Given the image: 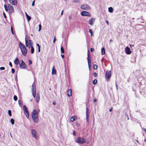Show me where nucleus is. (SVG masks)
Returning <instances> with one entry per match:
<instances>
[{
	"label": "nucleus",
	"instance_id": "nucleus-1",
	"mask_svg": "<svg viewBox=\"0 0 146 146\" xmlns=\"http://www.w3.org/2000/svg\"><path fill=\"white\" fill-rule=\"evenodd\" d=\"M31 40L29 39V38L28 36L26 35L25 38V42L26 46L29 48H31V53L33 54L34 52V49L32 44Z\"/></svg>",
	"mask_w": 146,
	"mask_h": 146
},
{
	"label": "nucleus",
	"instance_id": "nucleus-2",
	"mask_svg": "<svg viewBox=\"0 0 146 146\" xmlns=\"http://www.w3.org/2000/svg\"><path fill=\"white\" fill-rule=\"evenodd\" d=\"M19 46L23 55L24 56H26L27 53V49L25 45L21 42H19Z\"/></svg>",
	"mask_w": 146,
	"mask_h": 146
},
{
	"label": "nucleus",
	"instance_id": "nucleus-3",
	"mask_svg": "<svg viewBox=\"0 0 146 146\" xmlns=\"http://www.w3.org/2000/svg\"><path fill=\"white\" fill-rule=\"evenodd\" d=\"M86 142V140L83 137H79L77 138L76 139V142L79 143H84Z\"/></svg>",
	"mask_w": 146,
	"mask_h": 146
},
{
	"label": "nucleus",
	"instance_id": "nucleus-4",
	"mask_svg": "<svg viewBox=\"0 0 146 146\" xmlns=\"http://www.w3.org/2000/svg\"><path fill=\"white\" fill-rule=\"evenodd\" d=\"M33 121L35 123H36V110H34L31 113Z\"/></svg>",
	"mask_w": 146,
	"mask_h": 146
},
{
	"label": "nucleus",
	"instance_id": "nucleus-5",
	"mask_svg": "<svg viewBox=\"0 0 146 146\" xmlns=\"http://www.w3.org/2000/svg\"><path fill=\"white\" fill-rule=\"evenodd\" d=\"M80 8L82 9L86 10H90L91 9L90 7L87 4L81 5L80 6Z\"/></svg>",
	"mask_w": 146,
	"mask_h": 146
},
{
	"label": "nucleus",
	"instance_id": "nucleus-6",
	"mask_svg": "<svg viewBox=\"0 0 146 146\" xmlns=\"http://www.w3.org/2000/svg\"><path fill=\"white\" fill-rule=\"evenodd\" d=\"M32 93L33 95L34 98L36 97V89L35 84L34 82L32 85Z\"/></svg>",
	"mask_w": 146,
	"mask_h": 146
},
{
	"label": "nucleus",
	"instance_id": "nucleus-7",
	"mask_svg": "<svg viewBox=\"0 0 146 146\" xmlns=\"http://www.w3.org/2000/svg\"><path fill=\"white\" fill-rule=\"evenodd\" d=\"M8 7L9 12L11 14L14 12V10L13 7L12 5L10 4H8Z\"/></svg>",
	"mask_w": 146,
	"mask_h": 146
},
{
	"label": "nucleus",
	"instance_id": "nucleus-8",
	"mask_svg": "<svg viewBox=\"0 0 146 146\" xmlns=\"http://www.w3.org/2000/svg\"><path fill=\"white\" fill-rule=\"evenodd\" d=\"M81 15L82 16H91V15L90 13L89 12L86 11H82L81 12Z\"/></svg>",
	"mask_w": 146,
	"mask_h": 146
},
{
	"label": "nucleus",
	"instance_id": "nucleus-9",
	"mask_svg": "<svg viewBox=\"0 0 146 146\" xmlns=\"http://www.w3.org/2000/svg\"><path fill=\"white\" fill-rule=\"evenodd\" d=\"M20 68L22 69H27L26 64L22 60H21V63L20 64Z\"/></svg>",
	"mask_w": 146,
	"mask_h": 146
},
{
	"label": "nucleus",
	"instance_id": "nucleus-10",
	"mask_svg": "<svg viewBox=\"0 0 146 146\" xmlns=\"http://www.w3.org/2000/svg\"><path fill=\"white\" fill-rule=\"evenodd\" d=\"M111 76V72L110 71H107L106 74V77L107 79V80H108L110 78Z\"/></svg>",
	"mask_w": 146,
	"mask_h": 146
},
{
	"label": "nucleus",
	"instance_id": "nucleus-11",
	"mask_svg": "<svg viewBox=\"0 0 146 146\" xmlns=\"http://www.w3.org/2000/svg\"><path fill=\"white\" fill-rule=\"evenodd\" d=\"M95 18H91L88 21V23L90 25H92L95 22Z\"/></svg>",
	"mask_w": 146,
	"mask_h": 146
},
{
	"label": "nucleus",
	"instance_id": "nucleus-12",
	"mask_svg": "<svg viewBox=\"0 0 146 146\" xmlns=\"http://www.w3.org/2000/svg\"><path fill=\"white\" fill-rule=\"evenodd\" d=\"M125 53L127 54H130L131 52L130 48L128 47H126L125 48Z\"/></svg>",
	"mask_w": 146,
	"mask_h": 146
},
{
	"label": "nucleus",
	"instance_id": "nucleus-13",
	"mask_svg": "<svg viewBox=\"0 0 146 146\" xmlns=\"http://www.w3.org/2000/svg\"><path fill=\"white\" fill-rule=\"evenodd\" d=\"M31 133L35 139H36V132L35 129H32L31 130Z\"/></svg>",
	"mask_w": 146,
	"mask_h": 146
},
{
	"label": "nucleus",
	"instance_id": "nucleus-14",
	"mask_svg": "<svg viewBox=\"0 0 146 146\" xmlns=\"http://www.w3.org/2000/svg\"><path fill=\"white\" fill-rule=\"evenodd\" d=\"M9 2L12 4L16 5L17 4L16 0H8Z\"/></svg>",
	"mask_w": 146,
	"mask_h": 146
},
{
	"label": "nucleus",
	"instance_id": "nucleus-15",
	"mask_svg": "<svg viewBox=\"0 0 146 146\" xmlns=\"http://www.w3.org/2000/svg\"><path fill=\"white\" fill-rule=\"evenodd\" d=\"M72 90L71 89H69L67 92V95L69 97H70L72 96Z\"/></svg>",
	"mask_w": 146,
	"mask_h": 146
},
{
	"label": "nucleus",
	"instance_id": "nucleus-16",
	"mask_svg": "<svg viewBox=\"0 0 146 146\" xmlns=\"http://www.w3.org/2000/svg\"><path fill=\"white\" fill-rule=\"evenodd\" d=\"M24 113H25L29 111L27 107L25 105L23 106Z\"/></svg>",
	"mask_w": 146,
	"mask_h": 146
},
{
	"label": "nucleus",
	"instance_id": "nucleus-17",
	"mask_svg": "<svg viewBox=\"0 0 146 146\" xmlns=\"http://www.w3.org/2000/svg\"><path fill=\"white\" fill-rule=\"evenodd\" d=\"M56 74V71L55 70V69L54 68V66H53V67L52 68V74Z\"/></svg>",
	"mask_w": 146,
	"mask_h": 146
},
{
	"label": "nucleus",
	"instance_id": "nucleus-18",
	"mask_svg": "<svg viewBox=\"0 0 146 146\" xmlns=\"http://www.w3.org/2000/svg\"><path fill=\"white\" fill-rule=\"evenodd\" d=\"M14 63L16 65H18L19 63V61L18 59L17 58H16L14 60Z\"/></svg>",
	"mask_w": 146,
	"mask_h": 146
},
{
	"label": "nucleus",
	"instance_id": "nucleus-19",
	"mask_svg": "<svg viewBox=\"0 0 146 146\" xmlns=\"http://www.w3.org/2000/svg\"><path fill=\"white\" fill-rule=\"evenodd\" d=\"M25 13L26 15V16L27 18V19L28 20V21H30V20L31 19V17L30 16H29L28 15V14L26 12H25Z\"/></svg>",
	"mask_w": 146,
	"mask_h": 146
},
{
	"label": "nucleus",
	"instance_id": "nucleus-20",
	"mask_svg": "<svg viewBox=\"0 0 146 146\" xmlns=\"http://www.w3.org/2000/svg\"><path fill=\"white\" fill-rule=\"evenodd\" d=\"M87 59L88 60H91V58L90 54L89 53V51L88 50V53H87Z\"/></svg>",
	"mask_w": 146,
	"mask_h": 146
},
{
	"label": "nucleus",
	"instance_id": "nucleus-21",
	"mask_svg": "<svg viewBox=\"0 0 146 146\" xmlns=\"http://www.w3.org/2000/svg\"><path fill=\"white\" fill-rule=\"evenodd\" d=\"M101 52L102 55L104 54H105V49L104 48H102Z\"/></svg>",
	"mask_w": 146,
	"mask_h": 146
},
{
	"label": "nucleus",
	"instance_id": "nucleus-22",
	"mask_svg": "<svg viewBox=\"0 0 146 146\" xmlns=\"http://www.w3.org/2000/svg\"><path fill=\"white\" fill-rule=\"evenodd\" d=\"M113 9L112 7H110L108 8V11L110 13L113 12Z\"/></svg>",
	"mask_w": 146,
	"mask_h": 146
},
{
	"label": "nucleus",
	"instance_id": "nucleus-23",
	"mask_svg": "<svg viewBox=\"0 0 146 146\" xmlns=\"http://www.w3.org/2000/svg\"><path fill=\"white\" fill-rule=\"evenodd\" d=\"M24 113L26 117L27 118H28L29 117V112L28 111V112L25 113Z\"/></svg>",
	"mask_w": 146,
	"mask_h": 146
},
{
	"label": "nucleus",
	"instance_id": "nucleus-24",
	"mask_svg": "<svg viewBox=\"0 0 146 146\" xmlns=\"http://www.w3.org/2000/svg\"><path fill=\"white\" fill-rule=\"evenodd\" d=\"M91 60H88V67L89 68H90L91 66Z\"/></svg>",
	"mask_w": 146,
	"mask_h": 146
},
{
	"label": "nucleus",
	"instance_id": "nucleus-25",
	"mask_svg": "<svg viewBox=\"0 0 146 146\" xmlns=\"http://www.w3.org/2000/svg\"><path fill=\"white\" fill-rule=\"evenodd\" d=\"M18 103L19 106L21 107L22 105V101L21 100H19L18 101Z\"/></svg>",
	"mask_w": 146,
	"mask_h": 146
},
{
	"label": "nucleus",
	"instance_id": "nucleus-26",
	"mask_svg": "<svg viewBox=\"0 0 146 146\" xmlns=\"http://www.w3.org/2000/svg\"><path fill=\"white\" fill-rule=\"evenodd\" d=\"M75 120V117L74 116H72L70 119V120L71 122H73Z\"/></svg>",
	"mask_w": 146,
	"mask_h": 146
},
{
	"label": "nucleus",
	"instance_id": "nucleus-27",
	"mask_svg": "<svg viewBox=\"0 0 146 146\" xmlns=\"http://www.w3.org/2000/svg\"><path fill=\"white\" fill-rule=\"evenodd\" d=\"M10 121H11V122L12 125H13L14 124V123H15V121H14V120L13 119V118L11 119Z\"/></svg>",
	"mask_w": 146,
	"mask_h": 146
},
{
	"label": "nucleus",
	"instance_id": "nucleus-28",
	"mask_svg": "<svg viewBox=\"0 0 146 146\" xmlns=\"http://www.w3.org/2000/svg\"><path fill=\"white\" fill-rule=\"evenodd\" d=\"M93 68L95 70H96L97 69V66L96 65L94 64L93 65Z\"/></svg>",
	"mask_w": 146,
	"mask_h": 146
},
{
	"label": "nucleus",
	"instance_id": "nucleus-29",
	"mask_svg": "<svg viewBox=\"0 0 146 146\" xmlns=\"http://www.w3.org/2000/svg\"><path fill=\"white\" fill-rule=\"evenodd\" d=\"M89 32L90 33L91 36H93V32L92 30L91 29H89Z\"/></svg>",
	"mask_w": 146,
	"mask_h": 146
},
{
	"label": "nucleus",
	"instance_id": "nucleus-30",
	"mask_svg": "<svg viewBox=\"0 0 146 146\" xmlns=\"http://www.w3.org/2000/svg\"><path fill=\"white\" fill-rule=\"evenodd\" d=\"M8 113L9 115V116H11L12 115V114H11V111L10 110H9L8 111Z\"/></svg>",
	"mask_w": 146,
	"mask_h": 146
},
{
	"label": "nucleus",
	"instance_id": "nucleus-31",
	"mask_svg": "<svg viewBox=\"0 0 146 146\" xmlns=\"http://www.w3.org/2000/svg\"><path fill=\"white\" fill-rule=\"evenodd\" d=\"M73 3H78L80 2V1L78 0H74L72 1Z\"/></svg>",
	"mask_w": 146,
	"mask_h": 146
},
{
	"label": "nucleus",
	"instance_id": "nucleus-32",
	"mask_svg": "<svg viewBox=\"0 0 146 146\" xmlns=\"http://www.w3.org/2000/svg\"><path fill=\"white\" fill-rule=\"evenodd\" d=\"M61 51L62 53H64V50L62 46L61 47Z\"/></svg>",
	"mask_w": 146,
	"mask_h": 146
},
{
	"label": "nucleus",
	"instance_id": "nucleus-33",
	"mask_svg": "<svg viewBox=\"0 0 146 146\" xmlns=\"http://www.w3.org/2000/svg\"><path fill=\"white\" fill-rule=\"evenodd\" d=\"M97 80L95 79L94 81H93V84H96L97 83Z\"/></svg>",
	"mask_w": 146,
	"mask_h": 146
},
{
	"label": "nucleus",
	"instance_id": "nucleus-34",
	"mask_svg": "<svg viewBox=\"0 0 146 146\" xmlns=\"http://www.w3.org/2000/svg\"><path fill=\"white\" fill-rule=\"evenodd\" d=\"M13 99L15 101H16L17 100V97L16 95H15L13 97Z\"/></svg>",
	"mask_w": 146,
	"mask_h": 146
},
{
	"label": "nucleus",
	"instance_id": "nucleus-35",
	"mask_svg": "<svg viewBox=\"0 0 146 146\" xmlns=\"http://www.w3.org/2000/svg\"><path fill=\"white\" fill-rule=\"evenodd\" d=\"M37 46H38V52H40V46L37 43Z\"/></svg>",
	"mask_w": 146,
	"mask_h": 146
},
{
	"label": "nucleus",
	"instance_id": "nucleus-36",
	"mask_svg": "<svg viewBox=\"0 0 146 146\" xmlns=\"http://www.w3.org/2000/svg\"><path fill=\"white\" fill-rule=\"evenodd\" d=\"M41 26L40 24L39 25V29H38V31H40L41 30Z\"/></svg>",
	"mask_w": 146,
	"mask_h": 146
},
{
	"label": "nucleus",
	"instance_id": "nucleus-37",
	"mask_svg": "<svg viewBox=\"0 0 146 146\" xmlns=\"http://www.w3.org/2000/svg\"><path fill=\"white\" fill-rule=\"evenodd\" d=\"M11 72L13 74H14L15 72V70L14 68H12L11 69Z\"/></svg>",
	"mask_w": 146,
	"mask_h": 146
},
{
	"label": "nucleus",
	"instance_id": "nucleus-38",
	"mask_svg": "<svg viewBox=\"0 0 146 146\" xmlns=\"http://www.w3.org/2000/svg\"><path fill=\"white\" fill-rule=\"evenodd\" d=\"M11 32H12V34L13 35H14V32H13V27H11Z\"/></svg>",
	"mask_w": 146,
	"mask_h": 146
},
{
	"label": "nucleus",
	"instance_id": "nucleus-39",
	"mask_svg": "<svg viewBox=\"0 0 146 146\" xmlns=\"http://www.w3.org/2000/svg\"><path fill=\"white\" fill-rule=\"evenodd\" d=\"M29 65H31L32 63V62L31 60H29Z\"/></svg>",
	"mask_w": 146,
	"mask_h": 146
},
{
	"label": "nucleus",
	"instance_id": "nucleus-40",
	"mask_svg": "<svg viewBox=\"0 0 146 146\" xmlns=\"http://www.w3.org/2000/svg\"><path fill=\"white\" fill-rule=\"evenodd\" d=\"M97 74L96 72H94L93 73V75H94V76L95 77H96L97 76Z\"/></svg>",
	"mask_w": 146,
	"mask_h": 146
},
{
	"label": "nucleus",
	"instance_id": "nucleus-41",
	"mask_svg": "<svg viewBox=\"0 0 146 146\" xmlns=\"http://www.w3.org/2000/svg\"><path fill=\"white\" fill-rule=\"evenodd\" d=\"M5 69V68L4 67H1L0 68V70H4Z\"/></svg>",
	"mask_w": 146,
	"mask_h": 146
},
{
	"label": "nucleus",
	"instance_id": "nucleus-42",
	"mask_svg": "<svg viewBox=\"0 0 146 146\" xmlns=\"http://www.w3.org/2000/svg\"><path fill=\"white\" fill-rule=\"evenodd\" d=\"M35 1V0H34L33 2L32 3V6H34Z\"/></svg>",
	"mask_w": 146,
	"mask_h": 146
},
{
	"label": "nucleus",
	"instance_id": "nucleus-43",
	"mask_svg": "<svg viewBox=\"0 0 146 146\" xmlns=\"http://www.w3.org/2000/svg\"><path fill=\"white\" fill-rule=\"evenodd\" d=\"M88 113V108H87L86 110V113Z\"/></svg>",
	"mask_w": 146,
	"mask_h": 146
},
{
	"label": "nucleus",
	"instance_id": "nucleus-44",
	"mask_svg": "<svg viewBox=\"0 0 146 146\" xmlns=\"http://www.w3.org/2000/svg\"><path fill=\"white\" fill-rule=\"evenodd\" d=\"M3 15L4 17L6 19L7 18V17L6 16V14H5V13H4V12H3Z\"/></svg>",
	"mask_w": 146,
	"mask_h": 146
},
{
	"label": "nucleus",
	"instance_id": "nucleus-45",
	"mask_svg": "<svg viewBox=\"0 0 146 146\" xmlns=\"http://www.w3.org/2000/svg\"><path fill=\"white\" fill-rule=\"evenodd\" d=\"M9 66L11 67H12L13 66H12V64L11 63V62H10L9 63Z\"/></svg>",
	"mask_w": 146,
	"mask_h": 146
},
{
	"label": "nucleus",
	"instance_id": "nucleus-46",
	"mask_svg": "<svg viewBox=\"0 0 146 146\" xmlns=\"http://www.w3.org/2000/svg\"><path fill=\"white\" fill-rule=\"evenodd\" d=\"M86 118H88L89 117V115L88 113H86Z\"/></svg>",
	"mask_w": 146,
	"mask_h": 146
},
{
	"label": "nucleus",
	"instance_id": "nucleus-47",
	"mask_svg": "<svg viewBox=\"0 0 146 146\" xmlns=\"http://www.w3.org/2000/svg\"><path fill=\"white\" fill-rule=\"evenodd\" d=\"M94 49L93 48H91L90 49V51L91 52H92L93 51H94Z\"/></svg>",
	"mask_w": 146,
	"mask_h": 146
},
{
	"label": "nucleus",
	"instance_id": "nucleus-48",
	"mask_svg": "<svg viewBox=\"0 0 146 146\" xmlns=\"http://www.w3.org/2000/svg\"><path fill=\"white\" fill-rule=\"evenodd\" d=\"M4 7H5V9H6L7 8V5L5 4L4 5Z\"/></svg>",
	"mask_w": 146,
	"mask_h": 146
},
{
	"label": "nucleus",
	"instance_id": "nucleus-49",
	"mask_svg": "<svg viewBox=\"0 0 146 146\" xmlns=\"http://www.w3.org/2000/svg\"><path fill=\"white\" fill-rule=\"evenodd\" d=\"M55 41H56V37H55V36L54 39V40H53V42L54 43L55 42Z\"/></svg>",
	"mask_w": 146,
	"mask_h": 146
},
{
	"label": "nucleus",
	"instance_id": "nucleus-50",
	"mask_svg": "<svg viewBox=\"0 0 146 146\" xmlns=\"http://www.w3.org/2000/svg\"><path fill=\"white\" fill-rule=\"evenodd\" d=\"M86 121L87 123H89L88 118H86Z\"/></svg>",
	"mask_w": 146,
	"mask_h": 146
},
{
	"label": "nucleus",
	"instance_id": "nucleus-51",
	"mask_svg": "<svg viewBox=\"0 0 146 146\" xmlns=\"http://www.w3.org/2000/svg\"><path fill=\"white\" fill-rule=\"evenodd\" d=\"M73 135H74V136H75V132H74V131H73Z\"/></svg>",
	"mask_w": 146,
	"mask_h": 146
},
{
	"label": "nucleus",
	"instance_id": "nucleus-52",
	"mask_svg": "<svg viewBox=\"0 0 146 146\" xmlns=\"http://www.w3.org/2000/svg\"><path fill=\"white\" fill-rule=\"evenodd\" d=\"M106 23L108 25L109 24V22L108 21L106 20Z\"/></svg>",
	"mask_w": 146,
	"mask_h": 146
},
{
	"label": "nucleus",
	"instance_id": "nucleus-53",
	"mask_svg": "<svg viewBox=\"0 0 146 146\" xmlns=\"http://www.w3.org/2000/svg\"><path fill=\"white\" fill-rule=\"evenodd\" d=\"M61 56H62V58H64V55L63 54H62L61 55Z\"/></svg>",
	"mask_w": 146,
	"mask_h": 146
},
{
	"label": "nucleus",
	"instance_id": "nucleus-54",
	"mask_svg": "<svg viewBox=\"0 0 146 146\" xmlns=\"http://www.w3.org/2000/svg\"><path fill=\"white\" fill-rule=\"evenodd\" d=\"M116 86L117 90L118 88H117V84H116Z\"/></svg>",
	"mask_w": 146,
	"mask_h": 146
},
{
	"label": "nucleus",
	"instance_id": "nucleus-55",
	"mask_svg": "<svg viewBox=\"0 0 146 146\" xmlns=\"http://www.w3.org/2000/svg\"><path fill=\"white\" fill-rule=\"evenodd\" d=\"M5 11H8V8H7L6 9H5Z\"/></svg>",
	"mask_w": 146,
	"mask_h": 146
},
{
	"label": "nucleus",
	"instance_id": "nucleus-56",
	"mask_svg": "<svg viewBox=\"0 0 146 146\" xmlns=\"http://www.w3.org/2000/svg\"><path fill=\"white\" fill-rule=\"evenodd\" d=\"M63 11H62L61 13V15H63Z\"/></svg>",
	"mask_w": 146,
	"mask_h": 146
},
{
	"label": "nucleus",
	"instance_id": "nucleus-57",
	"mask_svg": "<svg viewBox=\"0 0 146 146\" xmlns=\"http://www.w3.org/2000/svg\"><path fill=\"white\" fill-rule=\"evenodd\" d=\"M38 95H37V102L38 101V100H39V98H38Z\"/></svg>",
	"mask_w": 146,
	"mask_h": 146
},
{
	"label": "nucleus",
	"instance_id": "nucleus-58",
	"mask_svg": "<svg viewBox=\"0 0 146 146\" xmlns=\"http://www.w3.org/2000/svg\"><path fill=\"white\" fill-rule=\"evenodd\" d=\"M143 130H144V131L146 133V129H143Z\"/></svg>",
	"mask_w": 146,
	"mask_h": 146
},
{
	"label": "nucleus",
	"instance_id": "nucleus-59",
	"mask_svg": "<svg viewBox=\"0 0 146 146\" xmlns=\"http://www.w3.org/2000/svg\"><path fill=\"white\" fill-rule=\"evenodd\" d=\"M112 109H110L109 110L110 111H112Z\"/></svg>",
	"mask_w": 146,
	"mask_h": 146
},
{
	"label": "nucleus",
	"instance_id": "nucleus-60",
	"mask_svg": "<svg viewBox=\"0 0 146 146\" xmlns=\"http://www.w3.org/2000/svg\"><path fill=\"white\" fill-rule=\"evenodd\" d=\"M15 79L16 80H17V76H16V77L15 78Z\"/></svg>",
	"mask_w": 146,
	"mask_h": 146
},
{
	"label": "nucleus",
	"instance_id": "nucleus-61",
	"mask_svg": "<svg viewBox=\"0 0 146 146\" xmlns=\"http://www.w3.org/2000/svg\"><path fill=\"white\" fill-rule=\"evenodd\" d=\"M94 102H96L97 101V100L96 99H94Z\"/></svg>",
	"mask_w": 146,
	"mask_h": 146
},
{
	"label": "nucleus",
	"instance_id": "nucleus-62",
	"mask_svg": "<svg viewBox=\"0 0 146 146\" xmlns=\"http://www.w3.org/2000/svg\"><path fill=\"white\" fill-rule=\"evenodd\" d=\"M53 104H54V105H55L56 104V103L55 102H53Z\"/></svg>",
	"mask_w": 146,
	"mask_h": 146
},
{
	"label": "nucleus",
	"instance_id": "nucleus-63",
	"mask_svg": "<svg viewBox=\"0 0 146 146\" xmlns=\"http://www.w3.org/2000/svg\"><path fill=\"white\" fill-rule=\"evenodd\" d=\"M89 141H88V142H87V144H89Z\"/></svg>",
	"mask_w": 146,
	"mask_h": 146
},
{
	"label": "nucleus",
	"instance_id": "nucleus-64",
	"mask_svg": "<svg viewBox=\"0 0 146 146\" xmlns=\"http://www.w3.org/2000/svg\"><path fill=\"white\" fill-rule=\"evenodd\" d=\"M136 141L138 143H139V141L137 140H136Z\"/></svg>",
	"mask_w": 146,
	"mask_h": 146
}]
</instances>
